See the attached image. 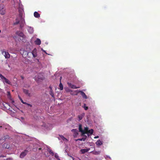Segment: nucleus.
Instances as JSON below:
<instances>
[{"label":"nucleus","mask_w":160,"mask_h":160,"mask_svg":"<svg viewBox=\"0 0 160 160\" xmlns=\"http://www.w3.org/2000/svg\"><path fill=\"white\" fill-rule=\"evenodd\" d=\"M0 78L2 80H4V81H3V82H4L8 84H11V82L8 79L3 76L2 74H0Z\"/></svg>","instance_id":"f257e3e1"},{"label":"nucleus","mask_w":160,"mask_h":160,"mask_svg":"<svg viewBox=\"0 0 160 160\" xmlns=\"http://www.w3.org/2000/svg\"><path fill=\"white\" fill-rule=\"evenodd\" d=\"M16 33L17 35L19 36L20 37L22 38V40L25 37L23 33L20 31H17L16 32Z\"/></svg>","instance_id":"f03ea898"},{"label":"nucleus","mask_w":160,"mask_h":160,"mask_svg":"<svg viewBox=\"0 0 160 160\" xmlns=\"http://www.w3.org/2000/svg\"><path fill=\"white\" fill-rule=\"evenodd\" d=\"M2 54L4 55L6 58L8 59L10 58V55L8 52L3 51L2 52Z\"/></svg>","instance_id":"7ed1b4c3"},{"label":"nucleus","mask_w":160,"mask_h":160,"mask_svg":"<svg viewBox=\"0 0 160 160\" xmlns=\"http://www.w3.org/2000/svg\"><path fill=\"white\" fill-rule=\"evenodd\" d=\"M28 151L27 150H25L24 151L22 152L20 155V157L22 158H24L27 154Z\"/></svg>","instance_id":"20e7f679"},{"label":"nucleus","mask_w":160,"mask_h":160,"mask_svg":"<svg viewBox=\"0 0 160 160\" xmlns=\"http://www.w3.org/2000/svg\"><path fill=\"white\" fill-rule=\"evenodd\" d=\"M19 16L21 19H22V15L23 12V10L22 8H19Z\"/></svg>","instance_id":"39448f33"},{"label":"nucleus","mask_w":160,"mask_h":160,"mask_svg":"<svg viewBox=\"0 0 160 160\" xmlns=\"http://www.w3.org/2000/svg\"><path fill=\"white\" fill-rule=\"evenodd\" d=\"M67 84H68V86L72 88L77 89V88H79V87H77L75 85L72 84L71 83L68 82L67 83Z\"/></svg>","instance_id":"423d86ee"},{"label":"nucleus","mask_w":160,"mask_h":160,"mask_svg":"<svg viewBox=\"0 0 160 160\" xmlns=\"http://www.w3.org/2000/svg\"><path fill=\"white\" fill-rule=\"evenodd\" d=\"M72 131L73 133V136L74 137H76L78 135V131L76 129H72Z\"/></svg>","instance_id":"0eeeda50"},{"label":"nucleus","mask_w":160,"mask_h":160,"mask_svg":"<svg viewBox=\"0 0 160 160\" xmlns=\"http://www.w3.org/2000/svg\"><path fill=\"white\" fill-rule=\"evenodd\" d=\"M37 49L36 48H35L31 52L33 57L34 58H35L37 56Z\"/></svg>","instance_id":"6e6552de"},{"label":"nucleus","mask_w":160,"mask_h":160,"mask_svg":"<svg viewBox=\"0 0 160 160\" xmlns=\"http://www.w3.org/2000/svg\"><path fill=\"white\" fill-rule=\"evenodd\" d=\"M79 132H81L82 133V135H83L84 134H85V133H86L84 131H83V130H82V125L81 124H80L79 125Z\"/></svg>","instance_id":"1a4fd4ad"},{"label":"nucleus","mask_w":160,"mask_h":160,"mask_svg":"<svg viewBox=\"0 0 160 160\" xmlns=\"http://www.w3.org/2000/svg\"><path fill=\"white\" fill-rule=\"evenodd\" d=\"M90 150V148H87V149H81L80 150V152L82 154L85 153L86 152H87Z\"/></svg>","instance_id":"9d476101"},{"label":"nucleus","mask_w":160,"mask_h":160,"mask_svg":"<svg viewBox=\"0 0 160 160\" xmlns=\"http://www.w3.org/2000/svg\"><path fill=\"white\" fill-rule=\"evenodd\" d=\"M23 92L28 96H30V94L29 93V90L26 89H23Z\"/></svg>","instance_id":"9b49d317"},{"label":"nucleus","mask_w":160,"mask_h":160,"mask_svg":"<svg viewBox=\"0 0 160 160\" xmlns=\"http://www.w3.org/2000/svg\"><path fill=\"white\" fill-rule=\"evenodd\" d=\"M35 43L37 45H40L41 43L40 40L39 38H37L35 41Z\"/></svg>","instance_id":"f8f14e48"},{"label":"nucleus","mask_w":160,"mask_h":160,"mask_svg":"<svg viewBox=\"0 0 160 160\" xmlns=\"http://www.w3.org/2000/svg\"><path fill=\"white\" fill-rule=\"evenodd\" d=\"M34 16L36 18H39L40 17V15L37 12H35L34 13Z\"/></svg>","instance_id":"ddd939ff"},{"label":"nucleus","mask_w":160,"mask_h":160,"mask_svg":"<svg viewBox=\"0 0 160 160\" xmlns=\"http://www.w3.org/2000/svg\"><path fill=\"white\" fill-rule=\"evenodd\" d=\"M81 94L82 96L84 98L87 99V97L85 94V93L81 91H80Z\"/></svg>","instance_id":"4468645a"},{"label":"nucleus","mask_w":160,"mask_h":160,"mask_svg":"<svg viewBox=\"0 0 160 160\" xmlns=\"http://www.w3.org/2000/svg\"><path fill=\"white\" fill-rule=\"evenodd\" d=\"M5 10L4 8H2L0 10V14L2 15H3L5 14Z\"/></svg>","instance_id":"2eb2a0df"},{"label":"nucleus","mask_w":160,"mask_h":160,"mask_svg":"<svg viewBox=\"0 0 160 160\" xmlns=\"http://www.w3.org/2000/svg\"><path fill=\"white\" fill-rule=\"evenodd\" d=\"M21 24L20 25V27L21 28H22L24 26V23H25V21L22 19H21Z\"/></svg>","instance_id":"dca6fc26"},{"label":"nucleus","mask_w":160,"mask_h":160,"mask_svg":"<svg viewBox=\"0 0 160 160\" xmlns=\"http://www.w3.org/2000/svg\"><path fill=\"white\" fill-rule=\"evenodd\" d=\"M9 127L10 126L6 124L1 126L0 128H5V129H6L7 128H9Z\"/></svg>","instance_id":"f3484780"},{"label":"nucleus","mask_w":160,"mask_h":160,"mask_svg":"<svg viewBox=\"0 0 160 160\" xmlns=\"http://www.w3.org/2000/svg\"><path fill=\"white\" fill-rule=\"evenodd\" d=\"M96 144L97 145H101L102 144V142L100 140H98L96 142Z\"/></svg>","instance_id":"a211bd4d"},{"label":"nucleus","mask_w":160,"mask_h":160,"mask_svg":"<svg viewBox=\"0 0 160 160\" xmlns=\"http://www.w3.org/2000/svg\"><path fill=\"white\" fill-rule=\"evenodd\" d=\"M93 130L92 129H91L89 130H88L87 132V134H90V135L92 134L93 133Z\"/></svg>","instance_id":"6ab92c4d"},{"label":"nucleus","mask_w":160,"mask_h":160,"mask_svg":"<svg viewBox=\"0 0 160 160\" xmlns=\"http://www.w3.org/2000/svg\"><path fill=\"white\" fill-rule=\"evenodd\" d=\"M9 138V136L8 135H6L5 136H4L2 138L3 140H5Z\"/></svg>","instance_id":"aec40b11"},{"label":"nucleus","mask_w":160,"mask_h":160,"mask_svg":"<svg viewBox=\"0 0 160 160\" xmlns=\"http://www.w3.org/2000/svg\"><path fill=\"white\" fill-rule=\"evenodd\" d=\"M60 137L63 141H67V139L62 135H59Z\"/></svg>","instance_id":"412c9836"},{"label":"nucleus","mask_w":160,"mask_h":160,"mask_svg":"<svg viewBox=\"0 0 160 160\" xmlns=\"http://www.w3.org/2000/svg\"><path fill=\"white\" fill-rule=\"evenodd\" d=\"M3 147L6 148H9V146L8 144L4 143L3 144Z\"/></svg>","instance_id":"4be33fe9"},{"label":"nucleus","mask_w":160,"mask_h":160,"mask_svg":"<svg viewBox=\"0 0 160 160\" xmlns=\"http://www.w3.org/2000/svg\"><path fill=\"white\" fill-rule=\"evenodd\" d=\"M84 136L85 137V138L79 139L78 140H79L80 141H82V140L84 141L87 138V137L86 136Z\"/></svg>","instance_id":"5701e85b"},{"label":"nucleus","mask_w":160,"mask_h":160,"mask_svg":"<svg viewBox=\"0 0 160 160\" xmlns=\"http://www.w3.org/2000/svg\"><path fill=\"white\" fill-rule=\"evenodd\" d=\"M59 89L61 90H62L63 89V86L62 84L60 82L59 85Z\"/></svg>","instance_id":"b1692460"},{"label":"nucleus","mask_w":160,"mask_h":160,"mask_svg":"<svg viewBox=\"0 0 160 160\" xmlns=\"http://www.w3.org/2000/svg\"><path fill=\"white\" fill-rule=\"evenodd\" d=\"M54 156L55 158L57 159L58 160H60L58 154L57 153H55V154Z\"/></svg>","instance_id":"393cba45"},{"label":"nucleus","mask_w":160,"mask_h":160,"mask_svg":"<svg viewBox=\"0 0 160 160\" xmlns=\"http://www.w3.org/2000/svg\"><path fill=\"white\" fill-rule=\"evenodd\" d=\"M16 22L14 23V25H17L19 22V21L18 20L17 18L16 19Z\"/></svg>","instance_id":"a878e982"},{"label":"nucleus","mask_w":160,"mask_h":160,"mask_svg":"<svg viewBox=\"0 0 160 160\" xmlns=\"http://www.w3.org/2000/svg\"><path fill=\"white\" fill-rule=\"evenodd\" d=\"M83 116L82 115H80L78 116V118L80 121L81 120Z\"/></svg>","instance_id":"bb28decb"},{"label":"nucleus","mask_w":160,"mask_h":160,"mask_svg":"<svg viewBox=\"0 0 160 160\" xmlns=\"http://www.w3.org/2000/svg\"><path fill=\"white\" fill-rule=\"evenodd\" d=\"M88 127H86L84 128V130L83 131H84L86 133H87V132L88 131Z\"/></svg>","instance_id":"cd10ccee"},{"label":"nucleus","mask_w":160,"mask_h":160,"mask_svg":"<svg viewBox=\"0 0 160 160\" xmlns=\"http://www.w3.org/2000/svg\"><path fill=\"white\" fill-rule=\"evenodd\" d=\"M49 153L51 154L52 156H53L54 155V153L51 150H50L49 151Z\"/></svg>","instance_id":"c85d7f7f"},{"label":"nucleus","mask_w":160,"mask_h":160,"mask_svg":"<svg viewBox=\"0 0 160 160\" xmlns=\"http://www.w3.org/2000/svg\"><path fill=\"white\" fill-rule=\"evenodd\" d=\"M7 96L8 98H11V94L10 92H8Z\"/></svg>","instance_id":"c756f323"},{"label":"nucleus","mask_w":160,"mask_h":160,"mask_svg":"<svg viewBox=\"0 0 160 160\" xmlns=\"http://www.w3.org/2000/svg\"><path fill=\"white\" fill-rule=\"evenodd\" d=\"M92 153L95 154H98L100 153V152L94 151Z\"/></svg>","instance_id":"7c9ffc66"},{"label":"nucleus","mask_w":160,"mask_h":160,"mask_svg":"<svg viewBox=\"0 0 160 160\" xmlns=\"http://www.w3.org/2000/svg\"><path fill=\"white\" fill-rule=\"evenodd\" d=\"M19 98L20 99V100L21 102L23 104H26V103H27V102H24V101H23V100H22V99L20 98V97H19Z\"/></svg>","instance_id":"2f4dec72"},{"label":"nucleus","mask_w":160,"mask_h":160,"mask_svg":"<svg viewBox=\"0 0 160 160\" xmlns=\"http://www.w3.org/2000/svg\"><path fill=\"white\" fill-rule=\"evenodd\" d=\"M84 107L85 110H87L88 108V107L86 106V104H84Z\"/></svg>","instance_id":"473e14b6"},{"label":"nucleus","mask_w":160,"mask_h":160,"mask_svg":"<svg viewBox=\"0 0 160 160\" xmlns=\"http://www.w3.org/2000/svg\"><path fill=\"white\" fill-rule=\"evenodd\" d=\"M25 104L28 105L29 106H30L31 107H32V105L31 104H30L29 103H26Z\"/></svg>","instance_id":"72a5a7b5"},{"label":"nucleus","mask_w":160,"mask_h":160,"mask_svg":"<svg viewBox=\"0 0 160 160\" xmlns=\"http://www.w3.org/2000/svg\"><path fill=\"white\" fill-rule=\"evenodd\" d=\"M43 79H44V78L43 77H42L41 78H38V79H40L43 80Z\"/></svg>","instance_id":"f704fd0d"},{"label":"nucleus","mask_w":160,"mask_h":160,"mask_svg":"<svg viewBox=\"0 0 160 160\" xmlns=\"http://www.w3.org/2000/svg\"><path fill=\"white\" fill-rule=\"evenodd\" d=\"M21 78H22V79H24V77L23 76H21Z\"/></svg>","instance_id":"c9c22d12"},{"label":"nucleus","mask_w":160,"mask_h":160,"mask_svg":"<svg viewBox=\"0 0 160 160\" xmlns=\"http://www.w3.org/2000/svg\"><path fill=\"white\" fill-rule=\"evenodd\" d=\"M98 137H99L98 136H97L95 137L94 138H98Z\"/></svg>","instance_id":"e433bc0d"},{"label":"nucleus","mask_w":160,"mask_h":160,"mask_svg":"<svg viewBox=\"0 0 160 160\" xmlns=\"http://www.w3.org/2000/svg\"><path fill=\"white\" fill-rule=\"evenodd\" d=\"M41 149H42V148H39V149H39V150H41Z\"/></svg>","instance_id":"4c0bfd02"},{"label":"nucleus","mask_w":160,"mask_h":160,"mask_svg":"<svg viewBox=\"0 0 160 160\" xmlns=\"http://www.w3.org/2000/svg\"><path fill=\"white\" fill-rule=\"evenodd\" d=\"M12 103H14V101L13 100H12Z\"/></svg>","instance_id":"58836bf2"},{"label":"nucleus","mask_w":160,"mask_h":160,"mask_svg":"<svg viewBox=\"0 0 160 160\" xmlns=\"http://www.w3.org/2000/svg\"><path fill=\"white\" fill-rule=\"evenodd\" d=\"M72 159L73 160H75V158H74L72 157Z\"/></svg>","instance_id":"ea45409f"},{"label":"nucleus","mask_w":160,"mask_h":160,"mask_svg":"<svg viewBox=\"0 0 160 160\" xmlns=\"http://www.w3.org/2000/svg\"><path fill=\"white\" fill-rule=\"evenodd\" d=\"M43 52L46 53L47 54V53H46V52L45 51H43Z\"/></svg>","instance_id":"a19ab883"},{"label":"nucleus","mask_w":160,"mask_h":160,"mask_svg":"<svg viewBox=\"0 0 160 160\" xmlns=\"http://www.w3.org/2000/svg\"><path fill=\"white\" fill-rule=\"evenodd\" d=\"M1 32V30H0V33Z\"/></svg>","instance_id":"79ce46f5"},{"label":"nucleus","mask_w":160,"mask_h":160,"mask_svg":"<svg viewBox=\"0 0 160 160\" xmlns=\"http://www.w3.org/2000/svg\"><path fill=\"white\" fill-rule=\"evenodd\" d=\"M52 95V97H53V95Z\"/></svg>","instance_id":"37998d69"},{"label":"nucleus","mask_w":160,"mask_h":160,"mask_svg":"<svg viewBox=\"0 0 160 160\" xmlns=\"http://www.w3.org/2000/svg\"><path fill=\"white\" fill-rule=\"evenodd\" d=\"M7 160H8V159H7Z\"/></svg>","instance_id":"c03bdc74"}]
</instances>
